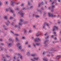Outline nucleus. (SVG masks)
<instances>
[{"mask_svg":"<svg viewBox=\"0 0 61 61\" xmlns=\"http://www.w3.org/2000/svg\"><path fill=\"white\" fill-rule=\"evenodd\" d=\"M51 56H54V55L53 54H52L51 55Z\"/></svg>","mask_w":61,"mask_h":61,"instance_id":"obj_59","label":"nucleus"},{"mask_svg":"<svg viewBox=\"0 0 61 61\" xmlns=\"http://www.w3.org/2000/svg\"><path fill=\"white\" fill-rule=\"evenodd\" d=\"M19 14L21 15V17H23V15L24 14V13H23V12L22 11H20V12H18Z\"/></svg>","mask_w":61,"mask_h":61,"instance_id":"obj_4","label":"nucleus"},{"mask_svg":"<svg viewBox=\"0 0 61 61\" xmlns=\"http://www.w3.org/2000/svg\"><path fill=\"white\" fill-rule=\"evenodd\" d=\"M20 46V43H18L17 45V46H19V49H20V50H22V46Z\"/></svg>","mask_w":61,"mask_h":61,"instance_id":"obj_5","label":"nucleus"},{"mask_svg":"<svg viewBox=\"0 0 61 61\" xmlns=\"http://www.w3.org/2000/svg\"><path fill=\"white\" fill-rule=\"evenodd\" d=\"M52 43L53 44H55V43H56V42L55 41H53Z\"/></svg>","mask_w":61,"mask_h":61,"instance_id":"obj_50","label":"nucleus"},{"mask_svg":"<svg viewBox=\"0 0 61 61\" xmlns=\"http://www.w3.org/2000/svg\"><path fill=\"white\" fill-rule=\"evenodd\" d=\"M15 10H19V9L18 8H17V9H15Z\"/></svg>","mask_w":61,"mask_h":61,"instance_id":"obj_33","label":"nucleus"},{"mask_svg":"<svg viewBox=\"0 0 61 61\" xmlns=\"http://www.w3.org/2000/svg\"><path fill=\"white\" fill-rule=\"evenodd\" d=\"M29 33H31V32H32V31L31 30H30L29 31Z\"/></svg>","mask_w":61,"mask_h":61,"instance_id":"obj_45","label":"nucleus"},{"mask_svg":"<svg viewBox=\"0 0 61 61\" xmlns=\"http://www.w3.org/2000/svg\"><path fill=\"white\" fill-rule=\"evenodd\" d=\"M11 10V8H10L7 9L6 8L5 9V10L6 11H9V10Z\"/></svg>","mask_w":61,"mask_h":61,"instance_id":"obj_12","label":"nucleus"},{"mask_svg":"<svg viewBox=\"0 0 61 61\" xmlns=\"http://www.w3.org/2000/svg\"><path fill=\"white\" fill-rule=\"evenodd\" d=\"M18 55L19 56H20V58H21V59H22V56H21V54H18Z\"/></svg>","mask_w":61,"mask_h":61,"instance_id":"obj_16","label":"nucleus"},{"mask_svg":"<svg viewBox=\"0 0 61 61\" xmlns=\"http://www.w3.org/2000/svg\"><path fill=\"white\" fill-rule=\"evenodd\" d=\"M30 3L29 2H28V5H30Z\"/></svg>","mask_w":61,"mask_h":61,"instance_id":"obj_58","label":"nucleus"},{"mask_svg":"<svg viewBox=\"0 0 61 61\" xmlns=\"http://www.w3.org/2000/svg\"><path fill=\"white\" fill-rule=\"evenodd\" d=\"M48 15L50 17H56V15H54L53 14H52L50 13H48Z\"/></svg>","mask_w":61,"mask_h":61,"instance_id":"obj_3","label":"nucleus"},{"mask_svg":"<svg viewBox=\"0 0 61 61\" xmlns=\"http://www.w3.org/2000/svg\"><path fill=\"white\" fill-rule=\"evenodd\" d=\"M39 36V32H38L36 34V36Z\"/></svg>","mask_w":61,"mask_h":61,"instance_id":"obj_19","label":"nucleus"},{"mask_svg":"<svg viewBox=\"0 0 61 61\" xmlns=\"http://www.w3.org/2000/svg\"><path fill=\"white\" fill-rule=\"evenodd\" d=\"M6 56H7V57H10V56H8L7 55H6Z\"/></svg>","mask_w":61,"mask_h":61,"instance_id":"obj_49","label":"nucleus"},{"mask_svg":"<svg viewBox=\"0 0 61 61\" xmlns=\"http://www.w3.org/2000/svg\"><path fill=\"white\" fill-rule=\"evenodd\" d=\"M46 23H44V25L43 26V28H45V27L46 26Z\"/></svg>","mask_w":61,"mask_h":61,"instance_id":"obj_22","label":"nucleus"},{"mask_svg":"<svg viewBox=\"0 0 61 61\" xmlns=\"http://www.w3.org/2000/svg\"><path fill=\"white\" fill-rule=\"evenodd\" d=\"M8 2H6V4H8Z\"/></svg>","mask_w":61,"mask_h":61,"instance_id":"obj_62","label":"nucleus"},{"mask_svg":"<svg viewBox=\"0 0 61 61\" xmlns=\"http://www.w3.org/2000/svg\"><path fill=\"white\" fill-rule=\"evenodd\" d=\"M34 59L35 60H38V57H34Z\"/></svg>","mask_w":61,"mask_h":61,"instance_id":"obj_20","label":"nucleus"},{"mask_svg":"<svg viewBox=\"0 0 61 61\" xmlns=\"http://www.w3.org/2000/svg\"><path fill=\"white\" fill-rule=\"evenodd\" d=\"M10 12L11 13H14V11L13 10H10Z\"/></svg>","mask_w":61,"mask_h":61,"instance_id":"obj_31","label":"nucleus"},{"mask_svg":"<svg viewBox=\"0 0 61 61\" xmlns=\"http://www.w3.org/2000/svg\"><path fill=\"white\" fill-rule=\"evenodd\" d=\"M7 22H8V23H10V22L8 20H7Z\"/></svg>","mask_w":61,"mask_h":61,"instance_id":"obj_57","label":"nucleus"},{"mask_svg":"<svg viewBox=\"0 0 61 61\" xmlns=\"http://www.w3.org/2000/svg\"><path fill=\"white\" fill-rule=\"evenodd\" d=\"M46 12H44V14L43 15H46Z\"/></svg>","mask_w":61,"mask_h":61,"instance_id":"obj_39","label":"nucleus"},{"mask_svg":"<svg viewBox=\"0 0 61 61\" xmlns=\"http://www.w3.org/2000/svg\"><path fill=\"white\" fill-rule=\"evenodd\" d=\"M11 2L12 3V4H11V5H12V6H15V5H14V2L13 1H11Z\"/></svg>","mask_w":61,"mask_h":61,"instance_id":"obj_13","label":"nucleus"},{"mask_svg":"<svg viewBox=\"0 0 61 61\" xmlns=\"http://www.w3.org/2000/svg\"><path fill=\"white\" fill-rule=\"evenodd\" d=\"M43 2H42V3H40L39 4V7H40V5H44L43 4Z\"/></svg>","mask_w":61,"mask_h":61,"instance_id":"obj_15","label":"nucleus"},{"mask_svg":"<svg viewBox=\"0 0 61 61\" xmlns=\"http://www.w3.org/2000/svg\"><path fill=\"white\" fill-rule=\"evenodd\" d=\"M31 61H35V59H34V58L33 59L31 58Z\"/></svg>","mask_w":61,"mask_h":61,"instance_id":"obj_24","label":"nucleus"},{"mask_svg":"<svg viewBox=\"0 0 61 61\" xmlns=\"http://www.w3.org/2000/svg\"><path fill=\"white\" fill-rule=\"evenodd\" d=\"M35 15H35V14H33V16H35Z\"/></svg>","mask_w":61,"mask_h":61,"instance_id":"obj_44","label":"nucleus"},{"mask_svg":"<svg viewBox=\"0 0 61 61\" xmlns=\"http://www.w3.org/2000/svg\"><path fill=\"white\" fill-rule=\"evenodd\" d=\"M33 7V6H31L30 8V9H32Z\"/></svg>","mask_w":61,"mask_h":61,"instance_id":"obj_36","label":"nucleus"},{"mask_svg":"<svg viewBox=\"0 0 61 61\" xmlns=\"http://www.w3.org/2000/svg\"><path fill=\"white\" fill-rule=\"evenodd\" d=\"M13 15L14 16H15V14H13Z\"/></svg>","mask_w":61,"mask_h":61,"instance_id":"obj_64","label":"nucleus"},{"mask_svg":"<svg viewBox=\"0 0 61 61\" xmlns=\"http://www.w3.org/2000/svg\"><path fill=\"white\" fill-rule=\"evenodd\" d=\"M0 48L1 49V51H3V50H4V48H2L1 47H0Z\"/></svg>","mask_w":61,"mask_h":61,"instance_id":"obj_27","label":"nucleus"},{"mask_svg":"<svg viewBox=\"0 0 61 61\" xmlns=\"http://www.w3.org/2000/svg\"><path fill=\"white\" fill-rule=\"evenodd\" d=\"M15 35L16 36H19V35L17 34H15Z\"/></svg>","mask_w":61,"mask_h":61,"instance_id":"obj_37","label":"nucleus"},{"mask_svg":"<svg viewBox=\"0 0 61 61\" xmlns=\"http://www.w3.org/2000/svg\"><path fill=\"white\" fill-rule=\"evenodd\" d=\"M13 17H10V19H13Z\"/></svg>","mask_w":61,"mask_h":61,"instance_id":"obj_47","label":"nucleus"},{"mask_svg":"<svg viewBox=\"0 0 61 61\" xmlns=\"http://www.w3.org/2000/svg\"><path fill=\"white\" fill-rule=\"evenodd\" d=\"M58 23L59 24H60V21H59L58 22Z\"/></svg>","mask_w":61,"mask_h":61,"instance_id":"obj_48","label":"nucleus"},{"mask_svg":"<svg viewBox=\"0 0 61 61\" xmlns=\"http://www.w3.org/2000/svg\"><path fill=\"white\" fill-rule=\"evenodd\" d=\"M54 49L53 48H51V50H52V51H53V50H54Z\"/></svg>","mask_w":61,"mask_h":61,"instance_id":"obj_41","label":"nucleus"},{"mask_svg":"<svg viewBox=\"0 0 61 61\" xmlns=\"http://www.w3.org/2000/svg\"><path fill=\"white\" fill-rule=\"evenodd\" d=\"M21 6H23L24 5V4H22L21 5Z\"/></svg>","mask_w":61,"mask_h":61,"instance_id":"obj_63","label":"nucleus"},{"mask_svg":"<svg viewBox=\"0 0 61 61\" xmlns=\"http://www.w3.org/2000/svg\"><path fill=\"white\" fill-rule=\"evenodd\" d=\"M49 37V36H48L46 38V39H47V38H48Z\"/></svg>","mask_w":61,"mask_h":61,"instance_id":"obj_51","label":"nucleus"},{"mask_svg":"<svg viewBox=\"0 0 61 61\" xmlns=\"http://www.w3.org/2000/svg\"><path fill=\"white\" fill-rule=\"evenodd\" d=\"M4 18V19H7V16H5Z\"/></svg>","mask_w":61,"mask_h":61,"instance_id":"obj_28","label":"nucleus"},{"mask_svg":"<svg viewBox=\"0 0 61 61\" xmlns=\"http://www.w3.org/2000/svg\"><path fill=\"white\" fill-rule=\"evenodd\" d=\"M25 44L26 45V44H28V42L27 41L25 43Z\"/></svg>","mask_w":61,"mask_h":61,"instance_id":"obj_52","label":"nucleus"},{"mask_svg":"<svg viewBox=\"0 0 61 61\" xmlns=\"http://www.w3.org/2000/svg\"><path fill=\"white\" fill-rule=\"evenodd\" d=\"M8 28H4V30H7V29H8Z\"/></svg>","mask_w":61,"mask_h":61,"instance_id":"obj_35","label":"nucleus"},{"mask_svg":"<svg viewBox=\"0 0 61 61\" xmlns=\"http://www.w3.org/2000/svg\"><path fill=\"white\" fill-rule=\"evenodd\" d=\"M51 37L53 38V37H54V36L53 35L51 36Z\"/></svg>","mask_w":61,"mask_h":61,"instance_id":"obj_56","label":"nucleus"},{"mask_svg":"<svg viewBox=\"0 0 61 61\" xmlns=\"http://www.w3.org/2000/svg\"><path fill=\"white\" fill-rule=\"evenodd\" d=\"M60 55L57 56L56 57V59H58V57H60Z\"/></svg>","mask_w":61,"mask_h":61,"instance_id":"obj_21","label":"nucleus"},{"mask_svg":"<svg viewBox=\"0 0 61 61\" xmlns=\"http://www.w3.org/2000/svg\"><path fill=\"white\" fill-rule=\"evenodd\" d=\"M56 28L57 29H58V27H56V26H54L53 27V31H55V30H56Z\"/></svg>","mask_w":61,"mask_h":61,"instance_id":"obj_8","label":"nucleus"},{"mask_svg":"<svg viewBox=\"0 0 61 61\" xmlns=\"http://www.w3.org/2000/svg\"><path fill=\"white\" fill-rule=\"evenodd\" d=\"M15 56H14V60H13V61H15Z\"/></svg>","mask_w":61,"mask_h":61,"instance_id":"obj_42","label":"nucleus"},{"mask_svg":"<svg viewBox=\"0 0 61 61\" xmlns=\"http://www.w3.org/2000/svg\"><path fill=\"white\" fill-rule=\"evenodd\" d=\"M48 42V40L44 42V45H45V46L46 47H47V45L46 44V43H47Z\"/></svg>","mask_w":61,"mask_h":61,"instance_id":"obj_6","label":"nucleus"},{"mask_svg":"<svg viewBox=\"0 0 61 61\" xmlns=\"http://www.w3.org/2000/svg\"><path fill=\"white\" fill-rule=\"evenodd\" d=\"M9 40L10 41H12V39L11 38H10L9 39Z\"/></svg>","mask_w":61,"mask_h":61,"instance_id":"obj_32","label":"nucleus"},{"mask_svg":"<svg viewBox=\"0 0 61 61\" xmlns=\"http://www.w3.org/2000/svg\"><path fill=\"white\" fill-rule=\"evenodd\" d=\"M28 46L29 47H31V45H29Z\"/></svg>","mask_w":61,"mask_h":61,"instance_id":"obj_55","label":"nucleus"},{"mask_svg":"<svg viewBox=\"0 0 61 61\" xmlns=\"http://www.w3.org/2000/svg\"><path fill=\"white\" fill-rule=\"evenodd\" d=\"M11 33H12V34H14V32L13 31H11Z\"/></svg>","mask_w":61,"mask_h":61,"instance_id":"obj_53","label":"nucleus"},{"mask_svg":"<svg viewBox=\"0 0 61 61\" xmlns=\"http://www.w3.org/2000/svg\"><path fill=\"white\" fill-rule=\"evenodd\" d=\"M29 53L30 52H28L27 53V54L28 56H29Z\"/></svg>","mask_w":61,"mask_h":61,"instance_id":"obj_34","label":"nucleus"},{"mask_svg":"<svg viewBox=\"0 0 61 61\" xmlns=\"http://www.w3.org/2000/svg\"><path fill=\"white\" fill-rule=\"evenodd\" d=\"M31 56H36V55L35 54H33L31 55Z\"/></svg>","mask_w":61,"mask_h":61,"instance_id":"obj_29","label":"nucleus"},{"mask_svg":"<svg viewBox=\"0 0 61 61\" xmlns=\"http://www.w3.org/2000/svg\"><path fill=\"white\" fill-rule=\"evenodd\" d=\"M46 56H48V57H50V55L49 54H47V55Z\"/></svg>","mask_w":61,"mask_h":61,"instance_id":"obj_30","label":"nucleus"},{"mask_svg":"<svg viewBox=\"0 0 61 61\" xmlns=\"http://www.w3.org/2000/svg\"><path fill=\"white\" fill-rule=\"evenodd\" d=\"M15 39L16 41H19V40H18V38L17 37H16L15 38Z\"/></svg>","mask_w":61,"mask_h":61,"instance_id":"obj_26","label":"nucleus"},{"mask_svg":"<svg viewBox=\"0 0 61 61\" xmlns=\"http://www.w3.org/2000/svg\"><path fill=\"white\" fill-rule=\"evenodd\" d=\"M2 5V2H0V6Z\"/></svg>","mask_w":61,"mask_h":61,"instance_id":"obj_46","label":"nucleus"},{"mask_svg":"<svg viewBox=\"0 0 61 61\" xmlns=\"http://www.w3.org/2000/svg\"><path fill=\"white\" fill-rule=\"evenodd\" d=\"M25 8H23L22 9V10H25Z\"/></svg>","mask_w":61,"mask_h":61,"instance_id":"obj_43","label":"nucleus"},{"mask_svg":"<svg viewBox=\"0 0 61 61\" xmlns=\"http://www.w3.org/2000/svg\"><path fill=\"white\" fill-rule=\"evenodd\" d=\"M36 45L38 46H39V45H40V43H36V44H35V43L33 44V45L35 47L36 46Z\"/></svg>","mask_w":61,"mask_h":61,"instance_id":"obj_9","label":"nucleus"},{"mask_svg":"<svg viewBox=\"0 0 61 61\" xmlns=\"http://www.w3.org/2000/svg\"><path fill=\"white\" fill-rule=\"evenodd\" d=\"M5 27V25H3V27Z\"/></svg>","mask_w":61,"mask_h":61,"instance_id":"obj_61","label":"nucleus"},{"mask_svg":"<svg viewBox=\"0 0 61 61\" xmlns=\"http://www.w3.org/2000/svg\"><path fill=\"white\" fill-rule=\"evenodd\" d=\"M45 24H46V25H47V26H49V24H48V23H45Z\"/></svg>","mask_w":61,"mask_h":61,"instance_id":"obj_23","label":"nucleus"},{"mask_svg":"<svg viewBox=\"0 0 61 61\" xmlns=\"http://www.w3.org/2000/svg\"><path fill=\"white\" fill-rule=\"evenodd\" d=\"M35 17H36V18H39V17H40V16L39 15H35Z\"/></svg>","mask_w":61,"mask_h":61,"instance_id":"obj_17","label":"nucleus"},{"mask_svg":"<svg viewBox=\"0 0 61 61\" xmlns=\"http://www.w3.org/2000/svg\"><path fill=\"white\" fill-rule=\"evenodd\" d=\"M22 38L23 39H25V37H22Z\"/></svg>","mask_w":61,"mask_h":61,"instance_id":"obj_40","label":"nucleus"},{"mask_svg":"<svg viewBox=\"0 0 61 61\" xmlns=\"http://www.w3.org/2000/svg\"><path fill=\"white\" fill-rule=\"evenodd\" d=\"M43 59L44 61H48V59L47 58H44Z\"/></svg>","mask_w":61,"mask_h":61,"instance_id":"obj_14","label":"nucleus"},{"mask_svg":"<svg viewBox=\"0 0 61 61\" xmlns=\"http://www.w3.org/2000/svg\"><path fill=\"white\" fill-rule=\"evenodd\" d=\"M53 52L52 50H49V53H52Z\"/></svg>","mask_w":61,"mask_h":61,"instance_id":"obj_18","label":"nucleus"},{"mask_svg":"<svg viewBox=\"0 0 61 61\" xmlns=\"http://www.w3.org/2000/svg\"><path fill=\"white\" fill-rule=\"evenodd\" d=\"M6 24L7 25H9V24L7 22L6 23Z\"/></svg>","mask_w":61,"mask_h":61,"instance_id":"obj_38","label":"nucleus"},{"mask_svg":"<svg viewBox=\"0 0 61 61\" xmlns=\"http://www.w3.org/2000/svg\"><path fill=\"white\" fill-rule=\"evenodd\" d=\"M24 34H27V30L25 29H24Z\"/></svg>","mask_w":61,"mask_h":61,"instance_id":"obj_11","label":"nucleus"},{"mask_svg":"<svg viewBox=\"0 0 61 61\" xmlns=\"http://www.w3.org/2000/svg\"><path fill=\"white\" fill-rule=\"evenodd\" d=\"M36 26L34 25L33 26V27H34V28H36Z\"/></svg>","mask_w":61,"mask_h":61,"instance_id":"obj_54","label":"nucleus"},{"mask_svg":"<svg viewBox=\"0 0 61 61\" xmlns=\"http://www.w3.org/2000/svg\"><path fill=\"white\" fill-rule=\"evenodd\" d=\"M41 41V39H39V38H38V39H36L35 40V42H38V41Z\"/></svg>","mask_w":61,"mask_h":61,"instance_id":"obj_7","label":"nucleus"},{"mask_svg":"<svg viewBox=\"0 0 61 61\" xmlns=\"http://www.w3.org/2000/svg\"><path fill=\"white\" fill-rule=\"evenodd\" d=\"M45 52H44L43 53V55H45Z\"/></svg>","mask_w":61,"mask_h":61,"instance_id":"obj_60","label":"nucleus"},{"mask_svg":"<svg viewBox=\"0 0 61 61\" xmlns=\"http://www.w3.org/2000/svg\"><path fill=\"white\" fill-rule=\"evenodd\" d=\"M20 22L19 23V25H16L15 26V27H18L19 28H20V26H22V23L23 22V20L20 19Z\"/></svg>","mask_w":61,"mask_h":61,"instance_id":"obj_1","label":"nucleus"},{"mask_svg":"<svg viewBox=\"0 0 61 61\" xmlns=\"http://www.w3.org/2000/svg\"><path fill=\"white\" fill-rule=\"evenodd\" d=\"M44 10V9L43 8H42L41 9V10H37L38 11H39V12H40V14H41L42 13L41 11H42V10Z\"/></svg>","mask_w":61,"mask_h":61,"instance_id":"obj_10","label":"nucleus"},{"mask_svg":"<svg viewBox=\"0 0 61 61\" xmlns=\"http://www.w3.org/2000/svg\"><path fill=\"white\" fill-rule=\"evenodd\" d=\"M11 45H12V44L11 43H9L8 45V46H10Z\"/></svg>","mask_w":61,"mask_h":61,"instance_id":"obj_25","label":"nucleus"},{"mask_svg":"<svg viewBox=\"0 0 61 61\" xmlns=\"http://www.w3.org/2000/svg\"><path fill=\"white\" fill-rule=\"evenodd\" d=\"M55 7L54 6V5H53L52 6V7H49V9H51V12H54V9L55 8Z\"/></svg>","mask_w":61,"mask_h":61,"instance_id":"obj_2","label":"nucleus"}]
</instances>
